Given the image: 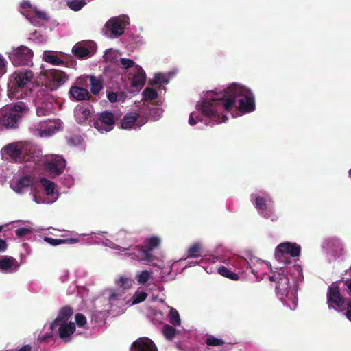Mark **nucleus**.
I'll list each match as a JSON object with an SVG mask.
<instances>
[{"label":"nucleus","instance_id":"nucleus-13","mask_svg":"<svg viewBox=\"0 0 351 351\" xmlns=\"http://www.w3.org/2000/svg\"><path fill=\"white\" fill-rule=\"evenodd\" d=\"M7 54L14 66L32 64L33 51L26 46L14 47Z\"/></svg>","mask_w":351,"mask_h":351},{"label":"nucleus","instance_id":"nucleus-28","mask_svg":"<svg viewBox=\"0 0 351 351\" xmlns=\"http://www.w3.org/2000/svg\"><path fill=\"white\" fill-rule=\"evenodd\" d=\"M131 351H158L154 341L148 337H139L131 346Z\"/></svg>","mask_w":351,"mask_h":351},{"label":"nucleus","instance_id":"nucleus-55","mask_svg":"<svg viewBox=\"0 0 351 351\" xmlns=\"http://www.w3.org/2000/svg\"><path fill=\"white\" fill-rule=\"evenodd\" d=\"M132 40L133 43H134L135 44H137L138 45H141L144 44V43H145L144 38L140 34L132 35Z\"/></svg>","mask_w":351,"mask_h":351},{"label":"nucleus","instance_id":"nucleus-10","mask_svg":"<svg viewBox=\"0 0 351 351\" xmlns=\"http://www.w3.org/2000/svg\"><path fill=\"white\" fill-rule=\"evenodd\" d=\"M130 24L127 15L112 17L106 23L102 32L109 38H117L122 36Z\"/></svg>","mask_w":351,"mask_h":351},{"label":"nucleus","instance_id":"nucleus-36","mask_svg":"<svg viewBox=\"0 0 351 351\" xmlns=\"http://www.w3.org/2000/svg\"><path fill=\"white\" fill-rule=\"evenodd\" d=\"M90 84V90L93 95H97L103 88V79L101 76L96 77L91 75L89 77Z\"/></svg>","mask_w":351,"mask_h":351},{"label":"nucleus","instance_id":"nucleus-6","mask_svg":"<svg viewBox=\"0 0 351 351\" xmlns=\"http://www.w3.org/2000/svg\"><path fill=\"white\" fill-rule=\"evenodd\" d=\"M1 153L16 161H36V158L41 155L39 147L27 141H18L8 144L2 148Z\"/></svg>","mask_w":351,"mask_h":351},{"label":"nucleus","instance_id":"nucleus-63","mask_svg":"<svg viewBox=\"0 0 351 351\" xmlns=\"http://www.w3.org/2000/svg\"><path fill=\"white\" fill-rule=\"evenodd\" d=\"M346 274H348L351 277V265L349 268L346 271Z\"/></svg>","mask_w":351,"mask_h":351},{"label":"nucleus","instance_id":"nucleus-52","mask_svg":"<svg viewBox=\"0 0 351 351\" xmlns=\"http://www.w3.org/2000/svg\"><path fill=\"white\" fill-rule=\"evenodd\" d=\"M44 241L52 246H57L58 245L64 243V240L62 239H53L49 237H45Z\"/></svg>","mask_w":351,"mask_h":351},{"label":"nucleus","instance_id":"nucleus-41","mask_svg":"<svg viewBox=\"0 0 351 351\" xmlns=\"http://www.w3.org/2000/svg\"><path fill=\"white\" fill-rule=\"evenodd\" d=\"M169 322L173 326H179L181 324V319L178 311L173 308L169 307Z\"/></svg>","mask_w":351,"mask_h":351},{"label":"nucleus","instance_id":"nucleus-34","mask_svg":"<svg viewBox=\"0 0 351 351\" xmlns=\"http://www.w3.org/2000/svg\"><path fill=\"white\" fill-rule=\"evenodd\" d=\"M153 276L152 270L143 269L138 271L135 274V280L138 285H145Z\"/></svg>","mask_w":351,"mask_h":351},{"label":"nucleus","instance_id":"nucleus-59","mask_svg":"<svg viewBox=\"0 0 351 351\" xmlns=\"http://www.w3.org/2000/svg\"><path fill=\"white\" fill-rule=\"evenodd\" d=\"M64 243H69V244H73V243H77L79 240L77 239H75V238H70V239H64Z\"/></svg>","mask_w":351,"mask_h":351},{"label":"nucleus","instance_id":"nucleus-57","mask_svg":"<svg viewBox=\"0 0 351 351\" xmlns=\"http://www.w3.org/2000/svg\"><path fill=\"white\" fill-rule=\"evenodd\" d=\"M107 234L105 231L91 232L90 234H84L83 235L89 236L90 238L96 237L97 235H104Z\"/></svg>","mask_w":351,"mask_h":351},{"label":"nucleus","instance_id":"nucleus-42","mask_svg":"<svg viewBox=\"0 0 351 351\" xmlns=\"http://www.w3.org/2000/svg\"><path fill=\"white\" fill-rule=\"evenodd\" d=\"M143 100L146 101H152L157 99L158 93L152 88H146L142 93Z\"/></svg>","mask_w":351,"mask_h":351},{"label":"nucleus","instance_id":"nucleus-18","mask_svg":"<svg viewBox=\"0 0 351 351\" xmlns=\"http://www.w3.org/2000/svg\"><path fill=\"white\" fill-rule=\"evenodd\" d=\"M44 164L45 169L55 177L63 173L66 162L60 155H51L46 157Z\"/></svg>","mask_w":351,"mask_h":351},{"label":"nucleus","instance_id":"nucleus-31","mask_svg":"<svg viewBox=\"0 0 351 351\" xmlns=\"http://www.w3.org/2000/svg\"><path fill=\"white\" fill-rule=\"evenodd\" d=\"M42 58L45 62L53 66L66 65V63L53 51H45Z\"/></svg>","mask_w":351,"mask_h":351},{"label":"nucleus","instance_id":"nucleus-45","mask_svg":"<svg viewBox=\"0 0 351 351\" xmlns=\"http://www.w3.org/2000/svg\"><path fill=\"white\" fill-rule=\"evenodd\" d=\"M120 66L122 69H131V71H134V67L138 66L135 62L130 58H120Z\"/></svg>","mask_w":351,"mask_h":351},{"label":"nucleus","instance_id":"nucleus-30","mask_svg":"<svg viewBox=\"0 0 351 351\" xmlns=\"http://www.w3.org/2000/svg\"><path fill=\"white\" fill-rule=\"evenodd\" d=\"M232 264L241 273H245L248 269H250L251 272L256 275L257 271L255 268L252 266L251 263L243 257H237L232 261Z\"/></svg>","mask_w":351,"mask_h":351},{"label":"nucleus","instance_id":"nucleus-14","mask_svg":"<svg viewBox=\"0 0 351 351\" xmlns=\"http://www.w3.org/2000/svg\"><path fill=\"white\" fill-rule=\"evenodd\" d=\"M117 241L120 243V245L116 244L108 239L104 241L102 244L104 246L117 250V252H116V254L121 256L123 258L129 259V256L125 254L126 253L125 249L130 248V243L133 242V237L132 234L124 230H121L117 234Z\"/></svg>","mask_w":351,"mask_h":351},{"label":"nucleus","instance_id":"nucleus-40","mask_svg":"<svg viewBox=\"0 0 351 351\" xmlns=\"http://www.w3.org/2000/svg\"><path fill=\"white\" fill-rule=\"evenodd\" d=\"M147 296V294L146 292L143 290L138 289L135 291L128 302H130L131 305H135L143 302L146 299Z\"/></svg>","mask_w":351,"mask_h":351},{"label":"nucleus","instance_id":"nucleus-48","mask_svg":"<svg viewBox=\"0 0 351 351\" xmlns=\"http://www.w3.org/2000/svg\"><path fill=\"white\" fill-rule=\"evenodd\" d=\"M33 232V229L30 226H25V227H21L19 228L16 230L15 232L17 237H23L26 235L29 234Z\"/></svg>","mask_w":351,"mask_h":351},{"label":"nucleus","instance_id":"nucleus-50","mask_svg":"<svg viewBox=\"0 0 351 351\" xmlns=\"http://www.w3.org/2000/svg\"><path fill=\"white\" fill-rule=\"evenodd\" d=\"M162 114V110L159 107L153 108L149 110V117L154 121L159 119Z\"/></svg>","mask_w":351,"mask_h":351},{"label":"nucleus","instance_id":"nucleus-33","mask_svg":"<svg viewBox=\"0 0 351 351\" xmlns=\"http://www.w3.org/2000/svg\"><path fill=\"white\" fill-rule=\"evenodd\" d=\"M70 97L75 101H83L89 97L88 91L78 86H72L69 90Z\"/></svg>","mask_w":351,"mask_h":351},{"label":"nucleus","instance_id":"nucleus-21","mask_svg":"<svg viewBox=\"0 0 351 351\" xmlns=\"http://www.w3.org/2000/svg\"><path fill=\"white\" fill-rule=\"evenodd\" d=\"M96 49V45L93 42L77 43L73 47L72 52L80 59H86L95 53Z\"/></svg>","mask_w":351,"mask_h":351},{"label":"nucleus","instance_id":"nucleus-4","mask_svg":"<svg viewBox=\"0 0 351 351\" xmlns=\"http://www.w3.org/2000/svg\"><path fill=\"white\" fill-rule=\"evenodd\" d=\"M327 304L330 309L343 312L351 322V278L342 277L328 287Z\"/></svg>","mask_w":351,"mask_h":351},{"label":"nucleus","instance_id":"nucleus-32","mask_svg":"<svg viewBox=\"0 0 351 351\" xmlns=\"http://www.w3.org/2000/svg\"><path fill=\"white\" fill-rule=\"evenodd\" d=\"M20 8L22 10L21 13L27 19L32 25H36V19L32 16V12L36 7L33 6L29 0H23L20 4Z\"/></svg>","mask_w":351,"mask_h":351},{"label":"nucleus","instance_id":"nucleus-2","mask_svg":"<svg viewBox=\"0 0 351 351\" xmlns=\"http://www.w3.org/2000/svg\"><path fill=\"white\" fill-rule=\"evenodd\" d=\"M114 283L119 289L107 287L93 301L92 319L97 323L104 322L110 315L114 316L123 313V291L132 287L133 280L128 276H121L115 279Z\"/></svg>","mask_w":351,"mask_h":351},{"label":"nucleus","instance_id":"nucleus-35","mask_svg":"<svg viewBox=\"0 0 351 351\" xmlns=\"http://www.w3.org/2000/svg\"><path fill=\"white\" fill-rule=\"evenodd\" d=\"M72 314L73 310L70 306H64L60 310L57 317L54 321H53V322L57 324L62 322H69Z\"/></svg>","mask_w":351,"mask_h":351},{"label":"nucleus","instance_id":"nucleus-16","mask_svg":"<svg viewBox=\"0 0 351 351\" xmlns=\"http://www.w3.org/2000/svg\"><path fill=\"white\" fill-rule=\"evenodd\" d=\"M36 114L38 116H47L52 114L56 108V100L54 97L49 94H44L43 91L39 90L36 99Z\"/></svg>","mask_w":351,"mask_h":351},{"label":"nucleus","instance_id":"nucleus-8","mask_svg":"<svg viewBox=\"0 0 351 351\" xmlns=\"http://www.w3.org/2000/svg\"><path fill=\"white\" fill-rule=\"evenodd\" d=\"M301 253V247L296 243L282 242L275 249L274 257L276 261L284 266L291 265L295 262Z\"/></svg>","mask_w":351,"mask_h":351},{"label":"nucleus","instance_id":"nucleus-1","mask_svg":"<svg viewBox=\"0 0 351 351\" xmlns=\"http://www.w3.org/2000/svg\"><path fill=\"white\" fill-rule=\"evenodd\" d=\"M237 117L254 112L256 109L255 95L247 86L232 82L222 91H208L202 100L196 104V110L190 114L189 124L191 126L198 122L214 125L226 122L228 113Z\"/></svg>","mask_w":351,"mask_h":351},{"label":"nucleus","instance_id":"nucleus-22","mask_svg":"<svg viewBox=\"0 0 351 351\" xmlns=\"http://www.w3.org/2000/svg\"><path fill=\"white\" fill-rule=\"evenodd\" d=\"M147 119L141 118L136 112H130L125 114L121 120V128L124 130H138L145 125Z\"/></svg>","mask_w":351,"mask_h":351},{"label":"nucleus","instance_id":"nucleus-15","mask_svg":"<svg viewBox=\"0 0 351 351\" xmlns=\"http://www.w3.org/2000/svg\"><path fill=\"white\" fill-rule=\"evenodd\" d=\"M93 126L100 133L109 132L114 127L115 117L110 111H103L94 115L92 120Z\"/></svg>","mask_w":351,"mask_h":351},{"label":"nucleus","instance_id":"nucleus-25","mask_svg":"<svg viewBox=\"0 0 351 351\" xmlns=\"http://www.w3.org/2000/svg\"><path fill=\"white\" fill-rule=\"evenodd\" d=\"M92 108L84 106L82 105H78L74 110V116L75 121L80 124H86L92 123L94 115L92 114Z\"/></svg>","mask_w":351,"mask_h":351},{"label":"nucleus","instance_id":"nucleus-37","mask_svg":"<svg viewBox=\"0 0 351 351\" xmlns=\"http://www.w3.org/2000/svg\"><path fill=\"white\" fill-rule=\"evenodd\" d=\"M173 74L171 73H156L152 80V84H167L170 79L173 77Z\"/></svg>","mask_w":351,"mask_h":351},{"label":"nucleus","instance_id":"nucleus-53","mask_svg":"<svg viewBox=\"0 0 351 351\" xmlns=\"http://www.w3.org/2000/svg\"><path fill=\"white\" fill-rule=\"evenodd\" d=\"M6 64L7 62L5 59L0 54V77L6 73Z\"/></svg>","mask_w":351,"mask_h":351},{"label":"nucleus","instance_id":"nucleus-27","mask_svg":"<svg viewBox=\"0 0 351 351\" xmlns=\"http://www.w3.org/2000/svg\"><path fill=\"white\" fill-rule=\"evenodd\" d=\"M58 337L64 342L71 340L72 335L75 331V324L72 322H62L56 324Z\"/></svg>","mask_w":351,"mask_h":351},{"label":"nucleus","instance_id":"nucleus-23","mask_svg":"<svg viewBox=\"0 0 351 351\" xmlns=\"http://www.w3.org/2000/svg\"><path fill=\"white\" fill-rule=\"evenodd\" d=\"M33 76V73L29 70H18L11 75V82L14 86L23 88L32 82Z\"/></svg>","mask_w":351,"mask_h":351},{"label":"nucleus","instance_id":"nucleus-29","mask_svg":"<svg viewBox=\"0 0 351 351\" xmlns=\"http://www.w3.org/2000/svg\"><path fill=\"white\" fill-rule=\"evenodd\" d=\"M132 75L131 86L136 90L141 89L145 84L146 75L143 69L140 66L134 67V71L130 73Z\"/></svg>","mask_w":351,"mask_h":351},{"label":"nucleus","instance_id":"nucleus-17","mask_svg":"<svg viewBox=\"0 0 351 351\" xmlns=\"http://www.w3.org/2000/svg\"><path fill=\"white\" fill-rule=\"evenodd\" d=\"M40 182L46 197H43L33 194V200L38 204H53L58 199L59 194L58 192H55L54 183L47 178H41Z\"/></svg>","mask_w":351,"mask_h":351},{"label":"nucleus","instance_id":"nucleus-24","mask_svg":"<svg viewBox=\"0 0 351 351\" xmlns=\"http://www.w3.org/2000/svg\"><path fill=\"white\" fill-rule=\"evenodd\" d=\"M34 180L29 176L15 178L10 181V185L12 189L18 194H22L27 191L33 184Z\"/></svg>","mask_w":351,"mask_h":351},{"label":"nucleus","instance_id":"nucleus-7","mask_svg":"<svg viewBox=\"0 0 351 351\" xmlns=\"http://www.w3.org/2000/svg\"><path fill=\"white\" fill-rule=\"evenodd\" d=\"M250 201L261 217L272 222L278 219L273 198L266 191L256 190L250 195Z\"/></svg>","mask_w":351,"mask_h":351},{"label":"nucleus","instance_id":"nucleus-26","mask_svg":"<svg viewBox=\"0 0 351 351\" xmlns=\"http://www.w3.org/2000/svg\"><path fill=\"white\" fill-rule=\"evenodd\" d=\"M20 268V263L12 256H2L0 257V271L5 274H13Z\"/></svg>","mask_w":351,"mask_h":351},{"label":"nucleus","instance_id":"nucleus-39","mask_svg":"<svg viewBox=\"0 0 351 351\" xmlns=\"http://www.w3.org/2000/svg\"><path fill=\"white\" fill-rule=\"evenodd\" d=\"M202 251V245L199 242L193 243L187 250L189 258H197L200 256Z\"/></svg>","mask_w":351,"mask_h":351},{"label":"nucleus","instance_id":"nucleus-5","mask_svg":"<svg viewBox=\"0 0 351 351\" xmlns=\"http://www.w3.org/2000/svg\"><path fill=\"white\" fill-rule=\"evenodd\" d=\"M135 239L133 237V242L130 243V248L125 249V254L129 256L132 263H142L145 265H152L155 267L153 262L156 260V256L153 254V250L159 248L161 244V239L156 235H152L144 240V245L135 244Z\"/></svg>","mask_w":351,"mask_h":351},{"label":"nucleus","instance_id":"nucleus-19","mask_svg":"<svg viewBox=\"0 0 351 351\" xmlns=\"http://www.w3.org/2000/svg\"><path fill=\"white\" fill-rule=\"evenodd\" d=\"M45 76L51 90L62 86L69 79L68 75L61 70L50 69L45 71Z\"/></svg>","mask_w":351,"mask_h":351},{"label":"nucleus","instance_id":"nucleus-46","mask_svg":"<svg viewBox=\"0 0 351 351\" xmlns=\"http://www.w3.org/2000/svg\"><path fill=\"white\" fill-rule=\"evenodd\" d=\"M205 342L208 346H221L224 344V341L222 339L213 335L208 336Z\"/></svg>","mask_w":351,"mask_h":351},{"label":"nucleus","instance_id":"nucleus-20","mask_svg":"<svg viewBox=\"0 0 351 351\" xmlns=\"http://www.w3.org/2000/svg\"><path fill=\"white\" fill-rule=\"evenodd\" d=\"M58 337L56 324L53 322L45 324L39 332L36 343L38 344L49 343L53 342Z\"/></svg>","mask_w":351,"mask_h":351},{"label":"nucleus","instance_id":"nucleus-38","mask_svg":"<svg viewBox=\"0 0 351 351\" xmlns=\"http://www.w3.org/2000/svg\"><path fill=\"white\" fill-rule=\"evenodd\" d=\"M120 54L117 50L108 49L105 51L103 58L105 62L114 63L118 61Z\"/></svg>","mask_w":351,"mask_h":351},{"label":"nucleus","instance_id":"nucleus-58","mask_svg":"<svg viewBox=\"0 0 351 351\" xmlns=\"http://www.w3.org/2000/svg\"><path fill=\"white\" fill-rule=\"evenodd\" d=\"M7 249V243L5 240L0 239V252H4Z\"/></svg>","mask_w":351,"mask_h":351},{"label":"nucleus","instance_id":"nucleus-44","mask_svg":"<svg viewBox=\"0 0 351 351\" xmlns=\"http://www.w3.org/2000/svg\"><path fill=\"white\" fill-rule=\"evenodd\" d=\"M162 332L166 339L171 341L174 338L176 330L174 328L173 326L166 324L163 326Z\"/></svg>","mask_w":351,"mask_h":351},{"label":"nucleus","instance_id":"nucleus-62","mask_svg":"<svg viewBox=\"0 0 351 351\" xmlns=\"http://www.w3.org/2000/svg\"><path fill=\"white\" fill-rule=\"evenodd\" d=\"M197 264H198V263H197V261H189V262L188 263L187 266H188V267H191L195 266V265H197Z\"/></svg>","mask_w":351,"mask_h":351},{"label":"nucleus","instance_id":"nucleus-3","mask_svg":"<svg viewBox=\"0 0 351 351\" xmlns=\"http://www.w3.org/2000/svg\"><path fill=\"white\" fill-rule=\"evenodd\" d=\"M303 278L302 267L295 262L293 265L277 268L269 277V280L276 284L278 298L291 311L295 310L298 306V282Z\"/></svg>","mask_w":351,"mask_h":351},{"label":"nucleus","instance_id":"nucleus-47","mask_svg":"<svg viewBox=\"0 0 351 351\" xmlns=\"http://www.w3.org/2000/svg\"><path fill=\"white\" fill-rule=\"evenodd\" d=\"M32 16L34 19H36V23H37V25H39L38 21L37 19H42V20H47L48 17L47 14L43 11L38 10L36 8H34L33 12H32Z\"/></svg>","mask_w":351,"mask_h":351},{"label":"nucleus","instance_id":"nucleus-43","mask_svg":"<svg viewBox=\"0 0 351 351\" xmlns=\"http://www.w3.org/2000/svg\"><path fill=\"white\" fill-rule=\"evenodd\" d=\"M218 273L229 279L237 280L239 279V276L237 274L232 272L229 269L226 268L225 266H220L217 268Z\"/></svg>","mask_w":351,"mask_h":351},{"label":"nucleus","instance_id":"nucleus-9","mask_svg":"<svg viewBox=\"0 0 351 351\" xmlns=\"http://www.w3.org/2000/svg\"><path fill=\"white\" fill-rule=\"evenodd\" d=\"M329 262L342 260L346 256L345 245L342 240L335 236L325 238L322 243Z\"/></svg>","mask_w":351,"mask_h":351},{"label":"nucleus","instance_id":"nucleus-56","mask_svg":"<svg viewBox=\"0 0 351 351\" xmlns=\"http://www.w3.org/2000/svg\"><path fill=\"white\" fill-rule=\"evenodd\" d=\"M59 278L62 282H66L69 279V271L66 270H64L60 275Z\"/></svg>","mask_w":351,"mask_h":351},{"label":"nucleus","instance_id":"nucleus-49","mask_svg":"<svg viewBox=\"0 0 351 351\" xmlns=\"http://www.w3.org/2000/svg\"><path fill=\"white\" fill-rule=\"evenodd\" d=\"M61 179L62 184L67 188H70L74 185L75 178L71 174H65Z\"/></svg>","mask_w":351,"mask_h":351},{"label":"nucleus","instance_id":"nucleus-51","mask_svg":"<svg viewBox=\"0 0 351 351\" xmlns=\"http://www.w3.org/2000/svg\"><path fill=\"white\" fill-rule=\"evenodd\" d=\"M75 326L78 327H84L86 324V318L82 313H77L75 315Z\"/></svg>","mask_w":351,"mask_h":351},{"label":"nucleus","instance_id":"nucleus-12","mask_svg":"<svg viewBox=\"0 0 351 351\" xmlns=\"http://www.w3.org/2000/svg\"><path fill=\"white\" fill-rule=\"evenodd\" d=\"M27 110V106L23 102H18L10 108L3 109L1 112L0 123L8 128H16L21 118L19 113Z\"/></svg>","mask_w":351,"mask_h":351},{"label":"nucleus","instance_id":"nucleus-64","mask_svg":"<svg viewBox=\"0 0 351 351\" xmlns=\"http://www.w3.org/2000/svg\"><path fill=\"white\" fill-rule=\"evenodd\" d=\"M205 270H206V271L207 273H212V272H213V271H212V270L209 271V270L208 269V268H206V269H205Z\"/></svg>","mask_w":351,"mask_h":351},{"label":"nucleus","instance_id":"nucleus-11","mask_svg":"<svg viewBox=\"0 0 351 351\" xmlns=\"http://www.w3.org/2000/svg\"><path fill=\"white\" fill-rule=\"evenodd\" d=\"M63 129V123L60 119H47L40 121L31 128L34 136L48 138Z\"/></svg>","mask_w":351,"mask_h":351},{"label":"nucleus","instance_id":"nucleus-54","mask_svg":"<svg viewBox=\"0 0 351 351\" xmlns=\"http://www.w3.org/2000/svg\"><path fill=\"white\" fill-rule=\"evenodd\" d=\"M121 96L115 92H108L107 98L110 102L119 101Z\"/></svg>","mask_w":351,"mask_h":351},{"label":"nucleus","instance_id":"nucleus-60","mask_svg":"<svg viewBox=\"0 0 351 351\" xmlns=\"http://www.w3.org/2000/svg\"><path fill=\"white\" fill-rule=\"evenodd\" d=\"M80 138L78 137H73V138H71L69 139V143L71 144H76L77 143H80Z\"/></svg>","mask_w":351,"mask_h":351},{"label":"nucleus","instance_id":"nucleus-61","mask_svg":"<svg viewBox=\"0 0 351 351\" xmlns=\"http://www.w3.org/2000/svg\"><path fill=\"white\" fill-rule=\"evenodd\" d=\"M31 348L29 345H25L20 348L18 351H30Z\"/></svg>","mask_w":351,"mask_h":351}]
</instances>
